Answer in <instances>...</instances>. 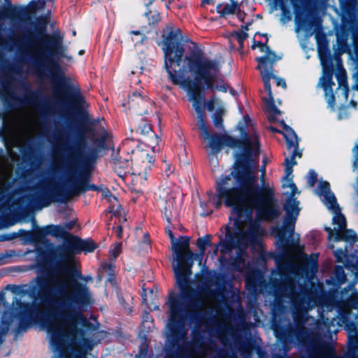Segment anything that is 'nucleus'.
Listing matches in <instances>:
<instances>
[{
    "label": "nucleus",
    "instance_id": "obj_12",
    "mask_svg": "<svg viewBox=\"0 0 358 358\" xmlns=\"http://www.w3.org/2000/svg\"><path fill=\"white\" fill-rule=\"evenodd\" d=\"M38 43L35 48V55L43 65H47L51 57L57 52L59 44L50 36L43 35L38 38Z\"/></svg>",
    "mask_w": 358,
    "mask_h": 358
},
{
    "label": "nucleus",
    "instance_id": "obj_45",
    "mask_svg": "<svg viewBox=\"0 0 358 358\" xmlns=\"http://www.w3.org/2000/svg\"><path fill=\"white\" fill-rule=\"evenodd\" d=\"M4 301H5V299H4V294L1 293V294H0V302H1V303H4Z\"/></svg>",
    "mask_w": 358,
    "mask_h": 358
},
{
    "label": "nucleus",
    "instance_id": "obj_50",
    "mask_svg": "<svg viewBox=\"0 0 358 358\" xmlns=\"http://www.w3.org/2000/svg\"><path fill=\"white\" fill-rule=\"evenodd\" d=\"M6 3L8 5V6H10L11 5V1L10 0H5Z\"/></svg>",
    "mask_w": 358,
    "mask_h": 358
},
{
    "label": "nucleus",
    "instance_id": "obj_53",
    "mask_svg": "<svg viewBox=\"0 0 358 358\" xmlns=\"http://www.w3.org/2000/svg\"><path fill=\"white\" fill-rule=\"evenodd\" d=\"M211 0H204L203 2L206 3H209Z\"/></svg>",
    "mask_w": 358,
    "mask_h": 358
},
{
    "label": "nucleus",
    "instance_id": "obj_24",
    "mask_svg": "<svg viewBox=\"0 0 358 358\" xmlns=\"http://www.w3.org/2000/svg\"><path fill=\"white\" fill-rule=\"evenodd\" d=\"M249 25H250V23L248 22L247 23L245 27L242 26V29L236 31L233 36L238 41L241 47L243 46L244 41L248 37V34L246 33V31L248 30V27Z\"/></svg>",
    "mask_w": 358,
    "mask_h": 358
},
{
    "label": "nucleus",
    "instance_id": "obj_22",
    "mask_svg": "<svg viewBox=\"0 0 358 358\" xmlns=\"http://www.w3.org/2000/svg\"><path fill=\"white\" fill-rule=\"evenodd\" d=\"M295 24H296V27H295L296 32L298 33L301 31H303L306 33V35L308 36H310L312 35V32L308 29V27L306 24V21L304 20H302L301 17H299V15L296 16Z\"/></svg>",
    "mask_w": 358,
    "mask_h": 358
},
{
    "label": "nucleus",
    "instance_id": "obj_28",
    "mask_svg": "<svg viewBox=\"0 0 358 358\" xmlns=\"http://www.w3.org/2000/svg\"><path fill=\"white\" fill-rule=\"evenodd\" d=\"M197 247L203 254L205 252L206 248L210 245V238L208 236L199 238L196 242Z\"/></svg>",
    "mask_w": 358,
    "mask_h": 358
},
{
    "label": "nucleus",
    "instance_id": "obj_14",
    "mask_svg": "<svg viewBox=\"0 0 358 358\" xmlns=\"http://www.w3.org/2000/svg\"><path fill=\"white\" fill-rule=\"evenodd\" d=\"M129 108L133 109L140 115L149 114L154 106L152 101L138 92H134L129 96Z\"/></svg>",
    "mask_w": 358,
    "mask_h": 358
},
{
    "label": "nucleus",
    "instance_id": "obj_2",
    "mask_svg": "<svg viewBox=\"0 0 358 358\" xmlns=\"http://www.w3.org/2000/svg\"><path fill=\"white\" fill-rule=\"evenodd\" d=\"M36 280L42 290L40 299L50 312L41 319L40 326L50 336L52 358H84L82 355L71 357L68 348L76 343L77 320L80 317L78 308L93 303L89 287L71 278L67 262L54 270L48 280L37 277Z\"/></svg>",
    "mask_w": 358,
    "mask_h": 358
},
{
    "label": "nucleus",
    "instance_id": "obj_31",
    "mask_svg": "<svg viewBox=\"0 0 358 358\" xmlns=\"http://www.w3.org/2000/svg\"><path fill=\"white\" fill-rule=\"evenodd\" d=\"M317 180V173L313 170H310L308 172V183L310 187H313Z\"/></svg>",
    "mask_w": 358,
    "mask_h": 358
},
{
    "label": "nucleus",
    "instance_id": "obj_13",
    "mask_svg": "<svg viewBox=\"0 0 358 358\" xmlns=\"http://www.w3.org/2000/svg\"><path fill=\"white\" fill-rule=\"evenodd\" d=\"M162 212L168 224H171V221L176 220L179 214L178 209L174 201V194L171 189H163L160 194Z\"/></svg>",
    "mask_w": 358,
    "mask_h": 358
},
{
    "label": "nucleus",
    "instance_id": "obj_4",
    "mask_svg": "<svg viewBox=\"0 0 358 358\" xmlns=\"http://www.w3.org/2000/svg\"><path fill=\"white\" fill-rule=\"evenodd\" d=\"M166 230L171 240L173 252V268L176 283L180 289L179 294L171 293L167 305L169 317L165 329L167 346L183 354L192 345L187 341V329L185 320L190 312H200L208 306L206 299L201 294H194L188 282V277L192 275L191 268L194 262V254L189 250V238H174L169 226Z\"/></svg>",
    "mask_w": 358,
    "mask_h": 358
},
{
    "label": "nucleus",
    "instance_id": "obj_26",
    "mask_svg": "<svg viewBox=\"0 0 358 358\" xmlns=\"http://www.w3.org/2000/svg\"><path fill=\"white\" fill-rule=\"evenodd\" d=\"M144 15L148 19L150 24H154L158 22L161 19L160 15L157 10L145 12Z\"/></svg>",
    "mask_w": 358,
    "mask_h": 358
},
{
    "label": "nucleus",
    "instance_id": "obj_57",
    "mask_svg": "<svg viewBox=\"0 0 358 358\" xmlns=\"http://www.w3.org/2000/svg\"><path fill=\"white\" fill-rule=\"evenodd\" d=\"M3 306H6L7 304H5L4 303L2 304Z\"/></svg>",
    "mask_w": 358,
    "mask_h": 358
},
{
    "label": "nucleus",
    "instance_id": "obj_49",
    "mask_svg": "<svg viewBox=\"0 0 358 358\" xmlns=\"http://www.w3.org/2000/svg\"><path fill=\"white\" fill-rule=\"evenodd\" d=\"M145 289H143V294L142 295V297H143V299L144 301H145Z\"/></svg>",
    "mask_w": 358,
    "mask_h": 358
},
{
    "label": "nucleus",
    "instance_id": "obj_37",
    "mask_svg": "<svg viewBox=\"0 0 358 358\" xmlns=\"http://www.w3.org/2000/svg\"><path fill=\"white\" fill-rule=\"evenodd\" d=\"M130 34H133V35H135V36H140V41L141 43L145 38V35L143 33H141L140 31H130Z\"/></svg>",
    "mask_w": 358,
    "mask_h": 358
},
{
    "label": "nucleus",
    "instance_id": "obj_29",
    "mask_svg": "<svg viewBox=\"0 0 358 358\" xmlns=\"http://www.w3.org/2000/svg\"><path fill=\"white\" fill-rule=\"evenodd\" d=\"M121 245L122 244L120 243H115L114 246L109 251L110 259L114 260L120 255L121 252Z\"/></svg>",
    "mask_w": 358,
    "mask_h": 358
},
{
    "label": "nucleus",
    "instance_id": "obj_17",
    "mask_svg": "<svg viewBox=\"0 0 358 358\" xmlns=\"http://www.w3.org/2000/svg\"><path fill=\"white\" fill-rule=\"evenodd\" d=\"M206 106L209 112L213 111L215 106H217L215 113L213 115V124L217 129H223L224 126L221 115L224 113V107L220 102L219 99L216 96H213L206 103Z\"/></svg>",
    "mask_w": 358,
    "mask_h": 358
},
{
    "label": "nucleus",
    "instance_id": "obj_18",
    "mask_svg": "<svg viewBox=\"0 0 358 358\" xmlns=\"http://www.w3.org/2000/svg\"><path fill=\"white\" fill-rule=\"evenodd\" d=\"M337 79L338 82V87L336 93L337 94L338 101H341V103H345L348 101L349 92L346 78L343 75L339 74L337 75Z\"/></svg>",
    "mask_w": 358,
    "mask_h": 358
},
{
    "label": "nucleus",
    "instance_id": "obj_38",
    "mask_svg": "<svg viewBox=\"0 0 358 358\" xmlns=\"http://www.w3.org/2000/svg\"><path fill=\"white\" fill-rule=\"evenodd\" d=\"M121 206H118L117 208L115 209V207H112L110 209V213H113L115 216H117L121 213Z\"/></svg>",
    "mask_w": 358,
    "mask_h": 358
},
{
    "label": "nucleus",
    "instance_id": "obj_21",
    "mask_svg": "<svg viewBox=\"0 0 358 358\" xmlns=\"http://www.w3.org/2000/svg\"><path fill=\"white\" fill-rule=\"evenodd\" d=\"M275 4L279 6V8L282 11L280 22L282 24H285L292 20V14L290 11L286 8L284 5L283 0H273Z\"/></svg>",
    "mask_w": 358,
    "mask_h": 358
},
{
    "label": "nucleus",
    "instance_id": "obj_47",
    "mask_svg": "<svg viewBox=\"0 0 358 358\" xmlns=\"http://www.w3.org/2000/svg\"><path fill=\"white\" fill-rule=\"evenodd\" d=\"M237 15H238V17L240 19V20H242L243 19V14L241 13H237Z\"/></svg>",
    "mask_w": 358,
    "mask_h": 358
},
{
    "label": "nucleus",
    "instance_id": "obj_10",
    "mask_svg": "<svg viewBox=\"0 0 358 358\" xmlns=\"http://www.w3.org/2000/svg\"><path fill=\"white\" fill-rule=\"evenodd\" d=\"M317 52L323 69V75L320 80L319 85L324 91L325 99L328 103V107L331 110H334L335 96L333 93V86L334 85L333 74L331 71H328L327 69L330 52L326 45L318 43Z\"/></svg>",
    "mask_w": 358,
    "mask_h": 358
},
{
    "label": "nucleus",
    "instance_id": "obj_52",
    "mask_svg": "<svg viewBox=\"0 0 358 358\" xmlns=\"http://www.w3.org/2000/svg\"><path fill=\"white\" fill-rule=\"evenodd\" d=\"M144 243H145L147 246H148V245H149V241H148V240H147V239H145V241H144Z\"/></svg>",
    "mask_w": 358,
    "mask_h": 358
},
{
    "label": "nucleus",
    "instance_id": "obj_48",
    "mask_svg": "<svg viewBox=\"0 0 358 358\" xmlns=\"http://www.w3.org/2000/svg\"><path fill=\"white\" fill-rule=\"evenodd\" d=\"M112 200L116 201V197L113 196H110L109 201L111 202Z\"/></svg>",
    "mask_w": 358,
    "mask_h": 358
},
{
    "label": "nucleus",
    "instance_id": "obj_16",
    "mask_svg": "<svg viewBox=\"0 0 358 358\" xmlns=\"http://www.w3.org/2000/svg\"><path fill=\"white\" fill-rule=\"evenodd\" d=\"M99 150L97 148H92L87 150L84 155H82L76 148H74L75 155L70 159L69 166L71 168H76L78 164L80 166L85 165L89 161L94 159Z\"/></svg>",
    "mask_w": 358,
    "mask_h": 358
},
{
    "label": "nucleus",
    "instance_id": "obj_32",
    "mask_svg": "<svg viewBox=\"0 0 358 358\" xmlns=\"http://www.w3.org/2000/svg\"><path fill=\"white\" fill-rule=\"evenodd\" d=\"M114 164H115V168H120V169H127L131 164L130 162L127 159L125 160L124 162H121L120 160H117V161H115L114 162Z\"/></svg>",
    "mask_w": 358,
    "mask_h": 358
},
{
    "label": "nucleus",
    "instance_id": "obj_23",
    "mask_svg": "<svg viewBox=\"0 0 358 358\" xmlns=\"http://www.w3.org/2000/svg\"><path fill=\"white\" fill-rule=\"evenodd\" d=\"M197 126L201 132L203 139L209 138V132L204 120V113L197 115Z\"/></svg>",
    "mask_w": 358,
    "mask_h": 358
},
{
    "label": "nucleus",
    "instance_id": "obj_54",
    "mask_svg": "<svg viewBox=\"0 0 358 358\" xmlns=\"http://www.w3.org/2000/svg\"><path fill=\"white\" fill-rule=\"evenodd\" d=\"M345 266L346 268H350V265H348V263H345Z\"/></svg>",
    "mask_w": 358,
    "mask_h": 358
},
{
    "label": "nucleus",
    "instance_id": "obj_39",
    "mask_svg": "<svg viewBox=\"0 0 358 358\" xmlns=\"http://www.w3.org/2000/svg\"><path fill=\"white\" fill-rule=\"evenodd\" d=\"M345 109L344 108H340L339 109V112H338V118L339 119H343V118H345L347 117V114L345 113Z\"/></svg>",
    "mask_w": 358,
    "mask_h": 358
},
{
    "label": "nucleus",
    "instance_id": "obj_41",
    "mask_svg": "<svg viewBox=\"0 0 358 358\" xmlns=\"http://www.w3.org/2000/svg\"><path fill=\"white\" fill-rule=\"evenodd\" d=\"M122 227L120 226L116 229V235L118 238H122Z\"/></svg>",
    "mask_w": 358,
    "mask_h": 358
},
{
    "label": "nucleus",
    "instance_id": "obj_43",
    "mask_svg": "<svg viewBox=\"0 0 358 358\" xmlns=\"http://www.w3.org/2000/svg\"><path fill=\"white\" fill-rule=\"evenodd\" d=\"M334 321H335V319H333V320L331 321H329V319H327L326 320H324V324L329 329L330 324H333ZM328 331H329L330 330L329 329Z\"/></svg>",
    "mask_w": 358,
    "mask_h": 358
},
{
    "label": "nucleus",
    "instance_id": "obj_5",
    "mask_svg": "<svg viewBox=\"0 0 358 358\" xmlns=\"http://www.w3.org/2000/svg\"><path fill=\"white\" fill-rule=\"evenodd\" d=\"M283 188H289L291 192L285 193L287 195L284 204L285 217L282 226L278 229L277 234L276 245L280 250L276 255L275 262L279 273L286 278V285L282 289V293L294 304H303L308 309L316 305V301L313 294H304L296 296L292 275H296L298 270V259L295 250V245L289 238L292 237L294 226L301 208L299 201L294 198L300 192L293 182V174L285 176L282 178Z\"/></svg>",
    "mask_w": 358,
    "mask_h": 358
},
{
    "label": "nucleus",
    "instance_id": "obj_34",
    "mask_svg": "<svg viewBox=\"0 0 358 358\" xmlns=\"http://www.w3.org/2000/svg\"><path fill=\"white\" fill-rule=\"evenodd\" d=\"M3 15L5 17L13 19L15 17V11L11 8L7 9L3 13Z\"/></svg>",
    "mask_w": 358,
    "mask_h": 358
},
{
    "label": "nucleus",
    "instance_id": "obj_19",
    "mask_svg": "<svg viewBox=\"0 0 358 358\" xmlns=\"http://www.w3.org/2000/svg\"><path fill=\"white\" fill-rule=\"evenodd\" d=\"M238 9V3L234 0H229V2L219 3L216 6L217 12L222 16L231 15Z\"/></svg>",
    "mask_w": 358,
    "mask_h": 358
},
{
    "label": "nucleus",
    "instance_id": "obj_36",
    "mask_svg": "<svg viewBox=\"0 0 358 358\" xmlns=\"http://www.w3.org/2000/svg\"><path fill=\"white\" fill-rule=\"evenodd\" d=\"M94 143V144L97 145L100 149L104 148L105 138L102 137L100 139H95Z\"/></svg>",
    "mask_w": 358,
    "mask_h": 358
},
{
    "label": "nucleus",
    "instance_id": "obj_30",
    "mask_svg": "<svg viewBox=\"0 0 358 358\" xmlns=\"http://www.w3.org/2000/svg\"><path fill=\"white\" fill-rule=\"evenodd\" d=\"M139 155L143 159V162L146 163V166L152 164L154 162L152 156L145 152H140Z\"/></svg>",
    "mask_w": 358,
    "mask_h": 358
},
{
    "label": "nucleus",
    "instance_id": "obj_40",
    "mask_svg": "<svg viewBox=\"0 0 358 358\" xmlns=\"http://www.w3.org/2000/svg\"><path fill=\"white\" fill-rule=\"evenodd\" d=\"M78 277L83 280H85L86 282H92L93 279H92V277L91 275H87V276H82L80 274L78 275Z\"/></svg>",
    "mask_w": 358,
    "mask_h": 358
},
{
    "label": "nucleus",
    "instance_id": "obj_56",
    "mask_svg": "<svg viewBox=\"0 0 358 358\" xmlns=\"http://www.w3.org/2000/svg\"><path fill=\"white\" fill-rule=\"evenodd\" d=\"M248 284H249V282H248V280L247 279V280H246V285L248 286Z\"/></svg>",
    "mask_w": 358,
    "mask_h": 358
},
{
    "label": "nucleus",
    "instance_id": "obj_44",
    "mask_svg": "<svg viewBox=\"0 0 358 358\" xmlns=\"http://www.w3.org/2000/svg\"><path fill=\"white\" fill-rule=\"evenodd\" d=\"M334 321H335V319H333V320L331 321H329V319H327L326 320H324V324L329 329L330 324H333ZM328 331H329L330 330L329 329Z\"/></svg>",
    "mask_w": 358,
    "mask_h": 358
},
{
    "label": "nucleus",
    "instance_id": "obj_6",
    "mask_svg": "<svg viewBox=\"0 0 358 358\" xmlns=\"http://www.w3.org/2000/svg\"><path fill=\"white\" fill-rule=\"evenodd\" d=\"M88 173L86 171H69L66 177L59 183L58 189L48 188L45 181L34 187L28 195V200L34 208L41 210L52 201L64 202L67 199L85 192Z\"/></svg>",
    "mask_w": 358,
    "mask_h": 358
},
{
    "label": "nucleus",
    "instance_id": "obj_9",
    "mask_svg": "<svg viewBox=\"0 0 358 358\" xmlns=\"http://www.w3.org/2000/svg\"><path fill=\"white\" fill-rule=\"evenodd\" d=\"M257 46L259 47L260 51L265 55L263 57L257 59L259 64L258 69L260 71L262 80L264 83V87L268 93V98L264 99V102L268 111L273 115H279L281 114L280 110L275 105V101L271 92L270 80L274 78L273 73V66L277 61L281 59L280 56H277L270 48L266 44L259 43Z\"/></svg>",
    "mask_w": 358,
    "mask_h": 358
},
{
    "label": "nucleus",
    "instance_id": "obj_11",
    "mask_svg": "<svg viewBox=\"0 0 358 358\" xmlns=\"http://www.w3.org/2000/svg\"><path fill=\"white\" fill-rule=\"evenodd\" d=\"M282 134L286 139L287 148L291 152V156L286 157L285 160V172L291 175L293 172V166L296 164L295 158L301 157V152L299 150V139L294 131L289 126L283 123Z\"/></svg>",
    "mask_w": 358,
    "mask_h": 358
},
{
    "label": "nucleus",
    "instance_id": "obj_42",
    "mask_svg": "<svg viewBox=\"0 0 358 358\" xmlns=\"http://www.w3.org/2000/svg\"><path fill=\"white\" fill-rule=\"evenodd\" d=\"M173 169L171 165H167V167L165 169V172L166 175L169 176L171 173H173Z\"/></svg>",
    "mask_w": 358,
    "mask_h": 358
},
{
    "label": "nucleus",
    "instance_id": "obj_25",
    "mask_svg": "<svg viewBox=\"0 0 358 358\" xmlns=\"http://www.w3.org/2000/svg\"><path fill=\"white\" fill-rule=\"evenodd\" d=\"M115 266V264L113 262V259H111L110 262L108 263H103L101 264V268L103 271L106 272L108 275L109 278L108 280L112 281V277L113 275V268Z\"/></svg>",
    "mask_w": 358,
    "mask_h": 358
},
{
    "label": "nucleus",
    "instance_id": "obj_1",
    "mask_svg": "<svg viewBox=\"0 0 358 358\" xmlns=\"http://www.w3.org/2000/svg\"><path fill=\"white\" fill-rule=\"evenodd\" d=\"M248 153H236L233 171L217 181L216 194L209 201L218 208L224 199L227 206L231 208V217L226 226V236L222 245V252L235 250L232 258L236 270L243 271L248 258L246 250L250 243L257 241L260 235L259 222L253 220L255 208L259 220L277 218L280 210L274 197V189L264 178L265 167L261 169L260 185L257 182V171L254 162L259 153V143L248 146Z\"/></svg>",
    "mask_w": 358,
    "mask_h": 358
},
{
    "label": "nucleus",
    "instance_id": "obj_55",
    "mask_svg": "<svg viewBox=\"0 0 358 358\" xmlns=\"http://www.w3.org/2000/svg\"><path fill=\"white\" fill-rule=\"evenodd\" d=\"M83 50H80V51H79V55H83Z\"/></svg>",
    "mask_w": 358,
    "mask_h": 358
},
{
    "label": "nucleus",
    "instance_id": "obj_27",
    "mask_svg": "<svg viewBox=\"0 0 358 358\" xmlns=\"http://www.w3.org/2000/svg\"><path fill=\"white\" fill-rule=\"evenodd\" d=\"M335 275L339 284H343L346 281V275L342 266H336Z\"/></svg>",
    "mask_w": 358,
    "mask_h": 358
},
{
    "label": "nucleus",
    "instance_id": "obj_3",
    "mask_svg": "<svg viewBox=\"0 0 358 358\" xmlns=\"http://www.w3.org/2000/svg\"><path fill=\"white\" fill-rule=\"evenodd\" d=\"M179 29L171 31L162 41L164 68L169 80L189 94L196 115L203 114L201 89L213 92H227L228 85L220 78L222 64L215 58L202 54H193L184 57L185 48L181 43Z\"/></svg>",
    "mask_w": 358,
    "mask_h": 358
},
{
    "label": "nucleus",
    "instance_id": "obj_35",
    "mask_svg": "<svg viewBox=\"0 0 358 358\" xmlns=\"http://www.w3.org/2000/svg\"><path fill=\"white\" fill-rule=\"evenodd\" d=\"M273 78L275 79L276 85L278 86H280V87H282L283 88L286 87V83H285L284 79L278 78V77L275 76V75H274V78Z\"/></svg>",
    "mask_w": 358,
    "mask_h": 358
},
{
    "label": "nucleus",
    "instance_id": "obj_20",
    "mask_svg": "<svg viewBox=\"0 0 358 358\" xmlns=\"http://www.w3.org/2000/svg\"><path fill=\"white\" fill-rule=\"evenodd\" d=\"M36 233L41 236L51 235L55 237H60L63 234V229L58 225H48L43 227H37Z\"/></svg>",
    "mask_w": 358,
    "mask_h": 358
},
{
    "label": "nucleus",
    "instance_id": "obj_58",
    "mask_svg": "<svg viewBox=\"0 0 358 358\" xmlns=\"http://www.w3.org/2000/svg\"><path fill=\"white\" fill-rule=\"evenodd\" d=\"M202 358H204V357H202Z\"/></svg>",
    "mask_w": 358,
    "mask_h": 358
},
{
    "label": "nucleus",
    "instance_id": "obj_15",
    "mask_svg": "<svg viewBox=\"0 0 358 358\" xmlns=\"http://www.w3.org/2000/svg\"><path fill=\"white\" fill-rule=\"evenodd\" d=\"M96 245L91 240L76 239L70 243L61 255L71 262V257L74 254L84 251L85 252H91L94 250Z\"/></svg>",
    "mask_w": 358,
    "mask_h": 358
},
{
    "label": "nucleus",
    "instance_id": "obj_51",
    "mask_svg": "<svg viewBox=\"0 0 358 358\" xmlns=\"http://www.w3.org/2000/svg\"><path fill=\"white\" fill-rule=\"evenodd\" d=\"M209 213H208V212H206H206H204V211H203V212H202V213H201V215H203V216H205V215H208Z\"/></svg>",
    "mask_w": 358,
    "mask_h": 358
},
{
    "label": "nucleus",
    "instance_id": "obj_46",
    "mask_svg": "<svg viewBox=\"0 0 358 358\" xmlns=\"http://www.w3.org/2000/svg\"><path fill=\"white\" fill-rule=\"evenodd\" d=\"M200 206L204 210L206 206V203L205 202L201 201Z\"/></svg>",
    "mask_w": 358,
    "mask_h": 358
},
{
    "label": "nucleus",
    "instance_id": "obj_7",
    "mask_svg": "<svg viewBox=\"0 0 358 358\" xmlns=\"http://www.w3.org/2000/svg\"><path fill=\"white\" fill-rule=\"evenodd\" d=\"M315 193L321 197L323 203L333 214L332 222L335 227L333 229L330 227L325 228L328 232V238L334 241L343 240L350 245L356 243L358 237L354 231L345 229V217L341 213L336 198L334 194L331 192L329 183L327 181L320 180Z\"/></svg>",
    "mask_w": 358,
    "mask_h": 358
},
{
    "label": "nucleus",
    "instance_id": "obj_33",
    "mask_svg": "<svg viewBox=\"0 0 358 358\" xmlns=\"http://www.w3.org/2000/svg\"><path fill=\"white\" fill-rule=\"evenodd\" d=\"M137 131L143 135L148 134L152 131V127L149 124H144L143 127H138Z\"/></svg>",
    "mask_w": 358,
    "mask_h": 358
},
{
    "label": "nucleus",
    "instance_id": "obj_8",
    "mask_svg": "<svg viewBox=\"0 0 358 358\" xmlns=\"http://www.w3.org/2000/svg\"><path fill=\"white\" fill-rule=\"evenodd\" d=\"M241 139L234 138L228 135H223L220 137L217 136H210L209 134V138L205 139L208 141V148L210 150V152L208 154V157L210 161H217L215 155L220 151L223 145L229 147L231 148H238L239 152L238 153H242L244 151L248 153L250 151L248 146L252 145L255 146L257 143V134L256 131H253L250 133L249 128H248V132L244 129L241 128Z\"/></svg>",
    "mask_w": 358,
    "mask_h": 358
}]
</instances>
